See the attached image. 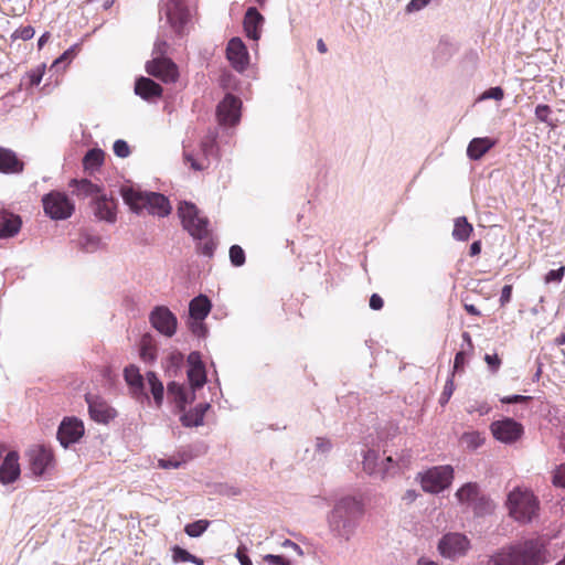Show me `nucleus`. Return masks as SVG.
Here are the masks:
<instances>
[{
	"label": "nucleus",
	"mask_w": 565,
	"mask_h": 565,
	"mask_svg": "<svg viewBox=\"0 0 565 565\" xmlns=\"http://www.w3.org/2000/svg\"><path fill=\"white\" fill-rule=\"evenodd\" d=\"M430 0H411L407 6L408 11H418L425 8Z\"/></svg>",
	"instance_id": "bf43d9fd"
},
{
	"label": "nucleus",
	"mask_w": 565,
	"mask_h": 565,
	"mask_svg": "<svg viewBox=\"0 0 565 565\" xmlns=\"http://www.w3.org/2000/svg\"><path fill=\"white\" fill-rule=\"evenodd\" d=\"M34 29L31 25L19 28L12 34L13 39H21L23 41L31 40L34 36Z\"/></svg>",
	"instance_id": "37998d69"
},
{
	"label": "nucleus",
	"mask_w": 565,
	"mask_h": 565,
	"mask_svg": "<svg viewBox=\"0 0 565 565\" xmlns=\"http://www.w3.org/2000/svg\"><path fill=\"white\" fill-rule=\"evenodd\" d=\"M264 17L256 8H248L244 17V30L249 39L257 41L260 38V28Z\"/></svg>",
	"instance_id": "393cba45"
},
{
	"label": "nucleus",
	"mask_w": 565,
	"mask_h": 565,
	"mask_svg": "<svg viewBox=\"0 0 565 565\" xmlns=\"http://www.w3.org/2000/svg\"><path fill=\"white\" fill-rule=\"evenodd\" d=\"M463 308H465V310H466L469 315H472V316H481L480 310H479L476 306H473V305L465 303V305H463Z\"/></svg>",
	"instance_id": "338daca9"
},
{
	"label": "nucleus",
	"mask_w": 565,
	"mask_h": 565,
	"mask_svg": "<svg viewBox=\"0 0 565 565\" xmlns=\"http://www.w3.org/2000/svg\"><path fill=\"white\" fill-rule=\"evenodd\" d=\"M317 448L321 452L329 451L331 449V443L324 438H317Z\"/></svg>",
	"instance_id": "680f3d73"
},
{
	"label": "nucleus",
	"mask_w": 565,
	"mask_h": 565,
	"mask_svg": "<svg viewBox=\"0 0 565 565\" xmlns=\"http://www.w3.org/2000/svg\"><path fill=\"white\" fill-rule=\"evenodd\" d=\"M552 483L565 489V462L557 466L553 472Z\"/></svg>",
	"instance_id": "58836bf2"
},
{
	"label": "nucleus",
	"mask_w": 565,
	"mask_h": 565,
	"mask_svg": "<svg viewBox=\"0 0 565 565\" xmlns=\"http://www.w3.org/2000/svg\"><path fill=\"white\" fill-rule=\"evenodd\" d=\"M183 461L174 458L171 459H159L158 465L162 469H177Z\"/></svg>",
	"instance_id": "603ef678"
},
{
	"label": "nucleus",
	"mask_w": 565,
	"mask_h": 565,
	"mask_svg": "<svg viewBox=\"0 0 565 565\" xmlns=\"http://www.w3.org/2000/svg\"><path fill=\"white\" fill-rule=\"evenodd\" d=\"M124 379L135 399L139 402H143L145 399L149 401V396L145 392V380L138 366L134 364L126 366L124 370Z\"/></svg>",
	"instance_id": "f3484780"
},
{
	"label": "nucleus",
	"mask_w": 565,
	"mask_h": 565,
	"mask_svg": "<svg viewBox=\"0 0 565 565\" xmlns=\"http://www.w3.org/2000/svg\"><path fill=\"white\" fill-rule=\"evenodd\" d=\"M105 161V152L99 148H94L87 151L83 158V166L86 171L98 170Z\"/></svg>",
	"instance_id": "c756f323"
},
{
	"label": "nucleus",
	"mask_w": 565,
	"mask_h": 565,
	"mask_svg": "<svg viewBox=\"0 0 565 565\" xmlns=\"http://www.w3.org/2000/svg\"><path fill=\"white\" fill-rule=\"evenodd\" d=\"M364 515V504L355 497H343L334 505L329 523L331 531L345 541L350 540Z\"/></svg>",
	"instance_id": "f03ea898"
},
{
	"label": "nucleus",
	"mask_w": 565,
	"mask_h": 565,
	"mask_svg": "<svg viewBox=\"0 0 565 565\" xmlns=\"http://www.w3.org/2000/svg\"><path fill=\"white\" fill-rule=\"evenodd\" d=\"M469 548L470 541L461 533H447L438 543L439 553L450 559L465 556Z\"/></svg>",
	"instance_id": "1a4fd4ad"
},
{
	"label": "nucleus",
	"mask_w": 565,
	"mask_h": 565,
	"mask_svg": "<svg viewBox=\"0 0 565 565\" xmlns=\"http://www.w3.org/2000/svg\"><path fill=\"white\" fill-rule=\"evenodd\" d=\"M114 152L119 158H127L130 154V148L125 140L118 139L113 146Z\"/></svg>",
	"instance_id": "a19ab883"
},
{
	"label": "nucleus",
	"mask_w": 565,
	"mask_h": 565,
	"mask_svg": "<svg viewBox=\"0 0 565 565\" xmlns=\"http://www.w3.org/2000/svg\"><path fill=\"white\" fill-rule=\"evenodd\" d=\"M490 431L494 439L502 444H514L520 440L524 434V427L513 418L505 417L494 420L490 425Z\"/></svg>",
	"instance_id": "6e6552de"
},
{
	"label": "nucleus",
	"mask_w": 565,
	"mask_h": 565,
	"mask_svg": "<svg viewBox=\"0 0 565 565\" xmlns=\"http://www.w3.org/2000/svg\"><path fill=\"white\" fill-rule=\"evenodd\" d=\"M215 146V138L207 136L200 145L201 154L194 157L191 152L184 151V161L190 164V168L194 171H203L209 168V154L212 153Z\"/></svg>",
	"instance_id": "a211bd4d"
},
{
	"label": "nucleus",
	"mask_w": 565,
	"mask_h": 565,
	"mask_svg": "<svg viewBox=\"0 0 565 565\" xmlns=\"http://www.w3.org/2000/svg\"><path fill=\"white\" fill-rule=\"evenodd\" d=\"M150 392L153 396V401L157 407H161L163 403L164 387L162 382L157 377L154 372H148L146 374Z\"/></svg>",
	"instance_id": "7c9ffc66"
},
{
	"label": "nucleus",
	"mask_w": 565,
	"mask_h": 565,
	"mask_svg": "<svg viewBox=\"0 0 565 565\" xmlns=\"http://www.w3.org/2000/svg\"><path fill=\"white\" fill-rule=\"evenodd\" d=\"M125 203L136 213L143 211L152 215L167 216L171 212L168 199L157 192H143L132 186L121 189Z\"/></svg>",
	"instance_id": "7ed1b4c3"
},
{
	"label": "nucleus",
	"mask_w": 565,
	"mask_h": 565,
	"mask_svg": "<svg viewBox=\"0 0 565 565\" xmlns=\"http://www.w3.org/2000/svg\"><path fill=\"white\" fill-rule=\"evenodd\" d=\"M172 559L177 562H190L192 559V554L186 550L175 545L172 547Z\"/></svg>",
	"instance_id": "79ce46f5"
},
{
	"label": "nucleus",
	"mask_w": 565,
	"mask_h": 565,
	"mask_svg": "<svg viewBox=\"0 0 565 565\" xmlns=\"http://www.w3.org/2000/svg\"><path fill=\"white\" fill-rule=\"evenodd\" d=\"M484 361L492 372H497L501 365V360L498 354H486Z\"/></svg>",
	"instance_id": "3c124183"
},
{
	"label": "nucleus",
	"mask_w": 565,
	"mask_h": 565,
	"mask_svg": "<svg viewBox=\"0 0 565 565\" xmlns=\"http://www.w3.org/2000/svg\"><path fill=\"white\" fill-rule=\"evenodd\" d=\"M20 476L19 455L15 451H10L0 466V482L11 483Z\"/></svg>",
	"instance_id": "412c9836"
},
{
	"label": "nucleus",
	"mask_w": 565,
	"mask_h": 565,
	"mask_svg": "<svg viewBox=\"0 0 565 565\" xmlns=\"http://www.w3.org/2000/svg\"><path fill=\"white\" fill-rule=\"evenodd\" d=\"M146 71L149 75L163 83H174L179 77L177 64L168 57H157L149 61L146 65Z\"/></svg>",
	"instance_id": "f8f14e48"
},
{
	"label": "nucleus",
	"mask_w": 565,
	"mask_h": 565,
	"mask_svg": "<svg viewBox=\"0 0 565 565\" xmlns=\"http://www.w3.org/2000/svg\"><path fill=\"white\" fill-rule=\"evenodd\" d=\"M231 263L236 266H243L245 264V252L239 245H233L230 248Z\"/></svg>",
	"instance_id": "4c0bfd02"
},
{
	"label": "nucleus",
	"mask_w": 565,
	"mask_h": 565,
	"mask_svg": "<svg viewBox=\"0 0 565 565\" xmlns=\"http://www.w3.org/2000/svg\"><path fill=\"white\" fill-rule=\"evenodd\" d=\"M417 479L425 492L439 493L448 488L454 479L451 466H437L418 473Z\"/></svg>",
	"instance_id": "423d86ee"
},
{
	"label": "nucleus",
	"mask_w": 565,
	"mask_h": 565,
	"mask_svg": "<svg viewBox=\"0 0 565 565\" xmlns=\"http://www.w3.org/2000/svg\"><path fill=\"white\" fill-rule=\"evenodd\" d=\"M149 320L151 326L166 337H172L177 331V317L166 306L154 307L150 312Z\"/></svg>",
	"instance_id": "9b49d317"
},
{
	"label": "nucleus",
	"mask_w": 565,
	"mask_h": 565,
	"mask_svg": "<svg viewBox=\"0 0 565 565\" xmlns=\"http://www.w3.org/2000/svg\"><path fill=\"white\" fill-rule=\"evenodd\" d=\"M188 362L190 364V369L188 370V379L191 386L194 390L202 387L206 382V374L204 364L200 360V354L198 352L190 353L188 356Z\"/></svg>",
	"instance_id": "aec40b11"
},
{
	"label": "nucleus",
	"mask_w": 565,
	"mask_h": 565,
	"mask_svg": "<svg viewBox=\"0 0 565 565\" xmlns=\"http://www.w3.org/2000/svg\"><path fill=\"white\" fill-rule=\"evenodd\" d=\"M211 301L204 296L200 295L190 301L189 311L194 320H203L211 311Z\"/></svg>",
	"instance_id": "bb28decb"
},
{
	"label": "nucleus",
	"mask_w": 565,
	"mask_h": 565,
	"mask_svg": "<svg viewBox=\"0 0 565 565\" xmlns=\"http://www.w3.org/2000/svg\"><path fill=\"white\" fill-rule=\"evenodd\" d=\"M202 243L199 244V250L201 254L205 255V256H209L211 257L214 253V249L216 247V244L215 242L213 241V238L210 237V234L207 235V237L203 238Z\"/></svg>",
	"instance_id": "ea45409f"
},
{
	"label": "nucleus",
	"mask_w": 565,
	"mask_h": 565,
	"mask_svg": "<svg viewBox=\"0 0 565 565\" xmlns=\"http://www.w3.org/2000/svg\"><path fill=\"white\" fill-rule=\"evenodd\" d=\"M264 561L269 565H290V562L280 555L267 554L264 556Z\"/></svg>",
	"instance_id": "8fccbe9b"
},
{
	"label": "nucleus",
	"mask_w": 565,
	"mask_h": 565,
	"mask_svg": "<svg viewBox=\"0 0 565 565\" xmlns=\"http://www.w3.org/2000/svg\"><path fill=\"white\" fill-rule=\"evenodd\" d=\"M235 557L238 559L241 565H253L252 559L247 555V547L243 544L237 547Z\"/></svg>",
	"instance_id": "49530a36"
},
{
	"label": "nucleus",
	"mask_w": 565,
	"mask_h": 565,
	"mask_svg": "<svg viewBox=\"0 0 565 565\" xmlns=\"http://www.w3.org/2000/svg\"><path fill=\"white\" fill-rule=\"evenodd\" d=\"M478 495V486L476 483H466L456 493L458 500L462 503L473 501Z\"/></svg>",
	"instance_id": "f704fd0d"
},
{
	"label": "nucleus",
	"mask_w": 565,
	"mask_h": 565,
	"mask_svg": "<svg viewBox=\"0 0 565 565\" xmlns=\"http://www.w3.org/2000/svg\"><path fill=\"white\" fill-rule=\"evenodd\" d=\"M473 231L472 225L468 222V220L465 216L458 217L455 221V226L452 231V236L457 241H468L471 233Z\"/></svg>",
	"instance_id": "2f4dec72"
},
{
	"label": "nucleus",
	"mask_w": 565,
	"mask_h": 565,
	"mask_svg": "<svg viewBox=\"0 0 565 565\" xmlns=\"http://www.w3.org/2000/svg\"><path fill=\"white\" fill-rule=\"evenodd\" d=\"M178 214L183 228L195 239H203L209 235V220L201 215L199 209L189 202H181Z\"/></svg>",
	"instance_id": "39448f33"
},
{
	"label": "nucleus",
	"mask_w": 565,
	"mask_h": 565,
	"mask_svg": "<svg viewBox=\"0 0 565 565\" xmlns=\"http://www.w3.org/2000/svg\"><path fill=\"white\" fill-rule=\"evenodd\" d=\"M417 495H418V494H417V492H416L415 490H407V491L403 494L402 499H403V501H405L406 503H412V502H414V501L416 500Z\"/></svg>",
	"instance_id": "0e129e2a"
},
{
	"label": "nucleus",
	"mask_w": 565,
	"mask_h": 565,
	"mask_svg": "<svg viewBox=\"0 0 565 565\" xmlns=\"http://www.w3.org/2000/svg\"><path fill=\"white\" fill-rule=\"evenodd\" d=\"M94 215L99 221L107 223H115L117 220V203L114 198L108 196L103 190L92 202H90Z\"/></svg>",
	"instance_id": "2eb2a0df"
},
{
	"label": "nucleus",
	"mask_w": 565,
	"mask_h": 565,
	"mask_svg": "<svg viewBox=\"0 0 565 565\" xmlns=\"http://www.w3.org/2000/svg\"><path fill=\"white\" fill-rule=\"evenodd\" d=\"M547 548L540 537L505 545L490 556L488 565H544Z\"/></svg>",
	"instance_id": "f257e3e1"
},
{
	"label": "nucleus",
	"mask_w": 565,
	"mask_h": 565,
	"mask_svg": "<svg viewBox=\"0 0 565 565\" xmlns=\"http://www.w3.org/2000/svg\"><path fill=\"white\" fill-rule=\"evenodd\" d=\"M552 110L548 105H537L535 108V116L542 122H547Z\"/></svg>",
	"instance_id": "de8ad7c7"
},
{
	"label": "nucleus",
	"mask_w": 565,
	"mask_h": 565,
	"mask_svg": "<svg viewBox=\"0 0 565 565\" xmlns=\"http://www.w3.org/2000/svg\"><path fill=\"white\" fill-rule=\"evenodd\" d=\"M564 273H565V267H559L558 269H552L545 275L544 280L546 284L559 282L564 277Z\"/></svg>",
	"instance_id": "a18cd8bd"
},
{
	"label": "nucleus",
	"mask_w": 565,
	"mask_h": 565,
	"mask_svg": "<svg viewBox=\"0 0 565 565\" xmlns=\"http://www.w3.org/2000/svg\"><path fill=\"white\" fill-rule=\"evenodd\" d=\"M481 253V242L476 241L470 245L469 255L470 256H477Z\"/></svg>",
	"instance_id": "69168bd1"
},
{
	"label": "nucleus",
	"mask_w": 565,
	"mask_h": 565,
	"mask_svg": "<svg viewBox=\"0 0 565 565\" xmlns=\"http://www.w3.org/2000/svg\"><path fill=\"white\" fill-rule=\"evenodd\" d=\"M417 565H439L438 563L427 558V557H420L417 561Z\"/></svg>",
	"instance_id": "774afa93"
},
{
	"label": "nucleus",
	"mask_w": 565,
	"mask_h": 565,
	"mask_svg": "<svg viewBox=\"0 0 565 565\" xmlns=\"http://www.w3.org/2000/svg\"><path fill=\"white\" fill-rule=\"evenodd\" d=\"M454 390H455V385H454V381L452 379H449L445 386H444V391L440 395V404L444 405L446 404L449 398L451 397L452 393H454Z\"/></svg>",
	"instance_id": "09e8293b"
},
{
	"label": "nucleus",
	"mask_w": 565,
	"mask_h": 565,
	"mask_svg": "<svg viewBox=\"0 0 565 565\" xmlns=\"http://www.w3.org/2000/svg\"><path fill=\"white\" fill-rule=\"evenodd\" d=\"M75 49H68L66 50L56 61L55 64H58L64 61H71L74 57Z\"/></svg>",
	"instance_id": "e2e57ef3"
},
{
	"label": "nucleus",
	"mask_w": 565,
	"mask_h": 565,
	"mask_svg": "<svg viewBox=\"0 0 565 565\" xmlns=\"http://www.w3.org/2000/svg\"><path fill=\"white\" fill-rule=\"evenodd\" d=\"M494 141L490 138H473L467 148V154L472 160H479L486 154L493 146Z\"/></svg>",
	"instance_id": "cd10ccee"
},
{
	"label": "nucleus",
	"mask_w": 565,
	"mask_h": 565,
	"mask_svg": "<svg viewBox=\"0 0 565 565\" xmlns=\"http://www.w3.org/2000/svg\"><path fill=\"white\" fill-rule=\"evenodd\" d=\"M157 348L153 338L150 334H143L140 340V356L143 360H153Z\"/></svg>",
	"instance_id": "72a5a7b5"
},
{
	"label": "nucleus",
	"mask_w": 565,
	"mask_h": 565,
	"mask_svg": "<svg viewBox=\"0 0 565 565\" xmlns=\"http://www.w3.org/2000/svg\"><path fill=\"white\" fill-rule=\"evenodd\" d=\"M242 100L232 95L226 94L223 100L216 107V117L220 125L235 126L241 119Z\"/></svg>",
	"instance_id": "9d476101"
},
{
	"label": "nucleus",
	"mask_w": 565,
	"mask_h": 565,
	"mask_svg": "<svg viewBox=\"0 0 565 565\" xmlns=\"http://www.w3.org/2000/svg\"><path fill=\"white\" fill-rule=\"evenodd\" d=\"M68 185L73 189V194L78 199L89 198L92 201L104 190L102 186L87 179H72Z\"/></svg>",
	"instance_id": "b1692460"
},
{
	"label": "nucleus",
	"mask_w": 565,
	"mask_h": 565,
	"mask_svg": "<svg viewBox=\"0 0 565 565\" xmlns=\"http://www.w3.org/2000/svg\"><path fill=\"white\" fill-rule=\"evenodd\" d=\"M168 395L173 397L174 403L180 408V411H183L185 408V405L188 403L186 398V392L183 385L171 382L168 384Z\"/></svg>",
	"instance_id": "473e14b6"
},
{
	"label": "nucleus",
	"mask_w": 565,
	"mask_h": 565,
	"mask_svg": "<svg viewBox=\"0 0 565 565\" xmlns=\"http://www.w3.org/2000/svg\"><path fill=\"white\" fill-rule=\"evenodd\" d=\"M24 169V162L18 158L17 153L8 148L0 146V172L6 174L21 173Z\"/></svg>",
	"instance_id": "4be33fe9"
},
{
	"label": "nucleus",
	"mask_w": 565,
	"mask_h": 565,
	"mask_svg": "<svg viewBox=\"0 0 565 565\" xmlns=\"http://www.w3.org/2000/svg\"><path fill=\"white\" fill-rule=\"evenodd\" d=\"M507 507L512 519L525 524L537 516L540 501L531 490L518 487L509 493Z\"/></svg>",
	"instance_id": "20e7f679"
},
{
	"label": "nucleus",
	"mask_w": 565,
	"mask_h": 565,
	"mask_svg": "<svg viewBox=\"0 0 565 565\" xmlns=\"http://www.w3.org/2000/svg\"><path fill=\"white\" fill-rule=\"evenodd\" d=\"M30 468L35 476H42L53 461V454L44 446H34L26 454Z\"/></svg>",
	"instance_id": "6ab92c4d"
},
{
	"label": "nucleus",
	"mask_w": 565,
	"mask_h": 565,
	"mask_svg": "<svg viewBox=\"0 0 565 565\" xmlns=\"http://www.w3.org/2000/svg\"><path fill=\"white\" fill-rule=\"evenodd\" d=\"M226 58L232 67L242 73L249 64V54L246 45L239 38H232L226 46Z\"/></svg>",
	"instance_id": "4468645a"
},
{
	"label": "nucleus",
	"mask_w": 565,
	"mask_h": 565,
	"mask_svg": "<svg viewBox=\"0 0 565 565\" xmlns=\"http://www.w3.org/2000/svg\"><path fill=\"white\" fill-rule=\"evenodd\" d=\"M209 525L210 522L207 520H198L195 522L186 524L184 527V532L191 537H199L206 531Z\"/></svg>",
	"instance_id": "e433bc0d"
},
{
	"label": "nucleus",
	"mask_w": 565,
	"mask_h": 565,
	"mask_svg": "<svg viewBox=\"0 0 565 565\" xmlns=\"http://www.w3.org/2000/svg\"><path fill=\"white\" fill-rule=\"evenodd\" d=\"M504 96L503 89L501 87H492L484 93L486 98H493L495 100H501Z\"/></svg>",
	"instance_id": "6e6d98bb"
},
{
	"label": "nucleus",
	"mask_w": 565,
	"mask_h": 565,
	"mask_svg": "<svg viewBox=\"0 0 565 565\" xmlns=\"http://www.w3.org/2000/svg\"><path fill=\"white\" fill-rule=\"evenodd\" d=\"M461 443L469 449H477L484 444V437L479 431H467L461 436Z\"/></svg>",
	"instance_id": "c9c22d12"
},
{
	"label": "nucleus",
	"mask_w": 565,
	"mask_h": 565,
	"mask_svg": "<svg viewBox=\"0 0 565 565\" xmlns=\"http://www.w3.org/2000/svg\"><path fill=\"white\" fill-rule=\"evenodd\" d=\"M84 435V424L75 417H66L57 430V439L63 447H67L81 439Z\"/></svg>",
	"instance_id": "dca6fc26"
},
{
	"label": "nucleus",
	"mask_w": 565,
	"mask_h": 565,
	"mask_svg": "<svg viewBox=\"0 0 565 565\" xmlns=\"http://www.w3.org/2000/svg\"><path fill=\"white\" fill-rule=\"evenodd\" d=\"M44 65L42 66H39L36 67L35 70H32L28 77H29V83H30V86H38L42 78H43V75H44Z\"/></svg>",
	"instance_id": "c03bdc74"
},
{
	"label": "nucleus",
	"mask_w": 565,
	"mask_h": 565,
	"mask_svg": "<svg viewBox=\"0 0 565 565\" xmlns=\"http://www.w3.org/2000/svg\"><path fill=\"white\" fill-rule=\"evenodd\" d=\"M511 297H512V285L503 286V288L501 290V296H500V305L502 307H504L507 303H509L511 301Z\"/></svg>",
	"instance_id": "5fc2aeb1"
},
{
	"label": "nucleus",
	"mask_w": 565,
	"mask_h": 565,
	"mask_svg": "<svg viewBox=\"0 0 565 565\" xmlns=\"http://www.w3.org/2000/svg\"><path fill=\"white\" fill-rule=\"evenodd\" d=\"M162 92V87L151 78L140 77L136 81L135 93L143 99L159 98Z\"/></svg>",
	"instance_id": "a878e982"
},
{
	"label": "nucleus",
	"mask_w": 565,
	"mask_h": 565,
	"mask_svg": "<svg viewBox=\"0 0 565 565\" xmlns=\"http://www.w3.org/2000/svg\"><path fill=\"white\" fill-rule=\"evenodd\" d=\"M376 459V454L374 451H369L364 457V469L369 471V473H373L372 463Z\"/></svg>",
	"instance_id": "13d9d810"
},
{
	"label": "nucleus",
	"mask_w": 565,
	"mask_h": 565,
	"mask_svg": "<svg viewBox=\"0 0 565 565\" xmlns=\"http://www.w3.org/2000/svg\"><path fill=\"white\" fill-rule=\"evenodd\" d=\"M465 361H466L465 352H462V351L457 352V354L455 356V361H454V370L455 371L462 370L463 365H465Z\"/></svg>",
	"instance_id": "052dcab7"
},
{
	"label": "nucleus",
	"mask_w": 565,
	"mask_h": 565,
	"mask_svg": "<svg viewBox=\"0 0 565 565\" xmlns=\"http://www.w3.org/2000/svg\"><path fill=\"white\" fill-rule=\"evenodd\" d=\"M532 397L531 396H524V395H511V396H505V397H502L501 398V402L503 404H516V403H524V402H527L530 401Z\"/></svg>",
	"instance_id": "864d4df0"
},
{
	"label": "nucleus",
	"mask_w": 565,
	"mask_h": 565,
	"mask_svg": "<svg viewBox=\"0 0 565 565\" xmlns=\"http://www.w3.org/2000/svg\"><path fill=\"white\" fill-rule=\"evenodd\" d=\"M85 401L88 404L89 416L94 422L107 425L117 417V411L104 398L86 394Z\"/></svg>",
	"instance_id": "ddd939ff"
},
{
	"label": "nucleus",
	"mask_w": 565,
	"mask_h": 565,
	"mask_svg": "<svg viewBox=\"0 0 565 565\" xmlns=\"http://www.w3.org/2000/svg\"><path fill=\"white\" fill-rule=\"evenodd\" d=\"M210 407L209 404H200L195 406L193 409L184 413L181 416V423L185 427H196L203 424L204 415L206 409Z\"/></svg>",
	"instance_id": "c85d7f7f"
},
{
	"label": "nucleus",
	"mask_w": 565,
	"mask_h": 565,
	"mask_svg": "<svg viewBox=\"0 0 565 565\" xmlns=\"http://www.w3.org/2000/svg\"><path fill=\"white\" fill-rule=\"evenodd\" d=\"M384 306L382 297L377 294H373L370 298V308L373 310H381Z\"/></svg>",
	"instance_id": "4d7b16f0"
},
{
	"label": "nucleus",
	"mask_w": 565,
	"mask_h": 565,
	"mask_svg": "<svg viewBox=\"0 0 565 565\" xmlns=\"http://www.w3.org/2000/svg\"><path fill=\"white\" fill-rule=\"evenodd\" d=\"M22 225V220L19 215L13 214L7 210H0V238H9L15 236Z\"/></svg>",
	"instance_id": "5701e85b"
},
{
	"label": "nucleus",
	"mask_w": 565,
	"mask_h": 565,
	"mask_svg": "<svg viewBox=\"0 0 565 565\" xmlns=\"http://www.w3.org/2000/svg\"><path fill=\"white\" fill-rule=\"evenodd\" d=\"M42 204L45 214L52 220L70 218L74 211L75 204L64 192L51 191L42 198Z\"/></svg>",
	"instance_id": "0eeeda50"
}]
</instances>
